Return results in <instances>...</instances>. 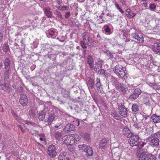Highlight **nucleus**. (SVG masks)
<instances>
[{"label": "nucleus", "mask_w": 160, "mask_h": 160, "mask_svg": "<svg viewBox=\"0 0 160 160\" xmlns=\"http://www.w3.org/2000/svg\"><path fill=\"white\" fill-rule=\"evenodd\" d=\"M102 104L103 106L106 109H108V107L107 106V105L104 101H103L102 102Z\"/></svg>", "instance_id": "obj_58"}, {"label": "nucleus", "mask_w": 160, "mask_h": 160, "mask_svg": "<svg viewBox=\"0 0 160 160\" xmlns=\"http://www.w3.org/2000/svg\"><path fill=\"white\" fill-rule=\"evenodd\" d=\"M63 135L62 132L55 131L54 133V136L56 140H60L63 136Z\"/></svg>", "instance_id": "obj_28"}, {"label": "nucleus", "mask_w": 160, "mask_h": 160, "mask_svg": "<svg viewBox=\"0 0 160 160\" xmlns=\"http://www.w3.org/2000/svg\"><path fill=\"white\" fill-rule=\"evenodd\" d=\"M2 50L5 52H7L10 50V48L8 43H5L3 45Z\"/></svg>", "instance_id": "obj_40"}, {"label": "nucleus", "mask_w": 160, "mask_h": 160, "mask_svg": "<svg viewBox=\"0 0 160 160\" xmlns=\"http://www.w3.org/2000/svg\"><path fill=\"white\" fill-rule=\"evenodd\" d=\"M151 86L153 90H155L157 92L160 94V85L157 83H152Z\"/></svg>", "instance_id": "obj_24"}, {"label": "nucleus", "mask_w": 160, "mask_h": 160, "mask_svg": "<svg viewBox=\"0 0 160 160\" xmlns=\"http://www.w3.org/2000/svg\"><path fill=\"white\" fill-rule=\"evenodd\" d=\"M75 126L71 123L67 124L63 128V131L66 132H69L71 131H74Z\"/></svg>", "instance_id": "obj_12"}, {"label": "nucleus", "mask_w": 160, "mask_h": 160, "mask_svg": "<svg viewBox=\"0 0 160 160\" xmlns=\"http://www.w3.org/2000/svg\"><path fill=\"white\" fill-rule=\"evenodd\" d=\"M23 88L21 86L19 87L17 89V92L19 93L23 92Z\"/></svg>", "instance_id": "obj_53"}, {"label": "nucleus", "mask_w": 160, "mask_h": 160, "mask_svg": "<svg viewBox=\"0 0 160 160\" xmlns=\"http://www.w3.org/2000/svg\"><path fill=\"white\" fill-rule=\"evenodd\" d=\"M120 88L121 89V91L123 94H125L126 93V88L124 87V85L122 84H120Z\"/></svg>", "instance_id": "obj_41"}, {"label": "nucleus", "mask_w": 160, "mask_h": 160, "mask_svg": "<svg viewBox=\"0 0 160 160\" xmlns=\"http://www.w3.org/2000/svg\"><path fill=\"white\" fill-rule=\"evenodd\" d=\"M156 5L154 3L150 4L149 8L151 11H153L156 8Z\"/></svg>", "instance_id": "obj_49"}, {"label": "nucleus", "mask_w": 160, "mask_h": 160, "mask_svg": "<svg viewBox=\"0 0 160 160\" xmlns=\"http://www.w3.org/2000/svg\"><path fill=\"white\" fill-rule=\"evenodd\" d=\"M18 128L21 129V131L23 132H25V130H24L23 127H22L21 125H19L18 126Z\"/></svg>", "instance_id": "obj_60"}, {"label": "nucleus", "mask_w": 160, "mask_h": 160, "mask_svg": "<svg viewBox=\"0 0 160 160\" xmlns=\"http://www.w3.org/2000/svg\"><path fill=\"white\" fill-rule=\"evenodd\" d=\"M108 141V139L105 138L102 139L99 143V146L100 148L104 149L106 147Z\"/></svg>", "instance_id": "obj_19"}, {"label": "nucleus", "mask_w": 160, "mask_h": 160, "mask_svg": "<svg viewBox=\"0 0 160 160\" xmlns=\"http://www.w3.org/2000/svg\"><path fill=\"white\" fill-rule=\"evenodd\" d=\"M88 146L85 144H82L79 145L78 148L79 151L83 153Z\"/></svg>", "instance_id": "obj_34"}, {"label": "nucleus", "mask_w": 160, "mask_h": 160, "mask_svg": "<svg viewBox=\"0 0 160 160\" xmlns=\"http://www.w3.org/2000/svg\"><path fill=\"white\" fill-rule=\"evenodd\" d=\"M87 63L89 65L90 68L93 69V68L94 63L93 58L92 57L91 55H89L87 58Z\"/></svg>", "instance_id": "obj_17"}, {"label": "nucleus", "mask_w": 160, "mask_h": 160, "mask_svg": "<svg viewBox=\"0 0 160 160\" xmlns=\"http://www.w3.org/2000/svg\"><path fill=\"white\" fill-rule=\"evenodd\" d=\"M114 73L119 78L125 79L128 77V71L126 67L118 64L115 66L113 69Z\"/></svg>", "instance_id": "obj_1"}, {"label": "nucleus", "mask_w": 160, "mask_h": 160, "mask_svg": "<svg viewBox=\"0 0 160 160\" xmlns=\"http://www.w3.org/2000/svg\"><path fill=\"white\" fill-rule=\"evenodd\" d=\"M55 115L54 113H51V114L48 117V120L47 121V122H48V124H47L46 125H48L49 126L50 125L52 122L53 121L55 118Z\"/></svg>", "instance_id": "obj_23"}, {"label": "nucleus", "mask_w": 160, "mask_h": 160, "mask_svg": "<svg viewBox=\"0 0 160 160\" xmlns=\"http://www.w3.org/2000/svg\"><path fill=\"white\" fill-rule=\"evenodd\" d=\"M72 137L77 142L80 139V137L77 134H74L71 135Z\"/></svg>", "instance_id": "obj_43"}, {"label": "nucleus", "mask_w": 160, "mask_h": 160, "mask_svg": "<svg viewBox=\"0 0 160 160\" xmlns=\"http://www.w3.org/2000/svg\"><path fill=\"white\" fill-rule=\"evenodd\" d=\"M74 124L77 126H79L80 124L79 120L78 119H77L76 120L74 121Z\"/></svg>", "instance_id": "obj_55"}, {"label": "nucleus", "mask_w": 160, "mask_h": 160, "mask_svg": "<svg viewBox=\"0 0 160 160\" xmlns=\"http://www.w3.org/2000/svg\"><path fill=\"white\" fill-rule=\"evenodd\" d=\"M58 160H71L70 159L69 156L67 155V153L64 152L61 153L59 155L58 158Z\"/></svg>", "instance_id": "obj_16"}, {"label": "nucleus", "mask_w": 160, "mask_h": 160, "mask_svg": "<svg viewBox=\"0 0 160 160\" xmlns=\"http://www.w3.org/2000/svg\"><path fill=\"white\" fill-rule=\"evenodd\" d=\"M98 74L100 75H103L104 77H108V73L104 69L100 68L98 72Z\"/></svg>", "instance_id": "obj_25"}, {"label": "nucleus", "mask_w": 160, "mask_h": 160, "mask_svg": "<svg viewBox=\"0 0 160 160\" xmlns=\"http://www.w3.org/2000/svg\"><path fill=\"white\" fill-rule=\"evenodd\" d=\"M132 110L133 112H135L139 110L138 105L137 104H133L132 107Z\"/></svg>", "instance_id": "obj_36"}, {"label": "nucleus", "mask_w": 160, "mask_h": 160, "mask_svg": "<svg viewBox=\"0 0 160 160\" xmlns=\"http://www.w3.org/2000/svg\"><path fill=\"white\" fill-rule=\"evenodd\" d=\"M11 113L13 116V118L16 120H18L19 119V116L14 111L12 110L11 111Z\"/></svg>", "instance_id": "obj_47"}, {"label": "nucleus", "mask_w": 160, "mask_h": 160, "mask_svg": "<svg viewBox=\"0 0 160 160\" xmlns=\"http://www.w3.org/2000/svg\"><path fill=\"white\" fill-rule=\"evenodd\" d=\"M43 10L45 16L47 18H53V12L51 11V9L49 7H48L44 8L43 9Z\"/></svg>", "instance_id": "obj_11"}, {"label": "nucleus", "mask_w": 160, "mask_h": 160, "mask_svg": "<svg viewBox=\"0 0 160 160\" xmlns=\"http://www.w3.org/2000/svg\"><path fill=\"white\" fill-rule=\"evenodd\" d=\"M141 91L139 88H137L133 91L130 95L129 99L132 101H134L138 98L141 94Z\"/></svg>", "instance_id": "obj_5"}, {"label": "nucleus", "mask_w": 160, "mask_h": 160, "mask_svg": "<svg viewBox=\"0 0 160 160\" xmlns=\"http://www.w3.org/2000/svg\"><path fill=\"white\" fill-rule=\"evenodd\" d=\"M122 132L123 134L128 138L131 137L133 135L132 133L128 127H125L123 129Z\"/></svg>", "instance_id": "obj_13"}, {"label": "nucleus", "mask_w": 160, "mask_h": 160, "mask_svg": "<svg viewBox=\"0 0 160 160\" xmlns=\"http://www.w3.org/2000/svg\"><path fill=\"white\" fill-rule=\"evenodd\" d=\"M107 16H109L112 17L114 15L111 13H108L107 14Z\"/></svg>", "instance_id": "obj_64"}, {"label": "nucleus", "mask_w": 160, "mask_h": 160, "mask_svg": "<svg viewBox=\"0 0 160 160\" xmlns=\"http://www.w3.org/2000/svg\"><path fill=\"white\" fill-rule=\"evenodd\" d=\"M19 102L23 106H26L28 103L27 96L25 94H21Z\"/></svg>", "instance_id": "obj_10"}, {"label": "nucleus", "mask_w": 160, "mask_h": 160, "mask_svg": "<svg viewBox=\"0 0 160 160\" xmlns=\"http://www.w3.org/2000/svg\"><path fill=\"white\" fill-rule=\"evenodd\" d=\"M147 152H141L139 157V160H148L147 157Z\"/></svg>", "instance_id": "obj_30"}, {"label": "nucleus", "mask_w": 160, "mask_h": 160, "mask_svg": "<svg viewBox=\"0 0 160 160\" xmlns=\"http://www.w3.org/2000/svg\"><path fill=\"white\" fill-rule=\"evenodd\" d=\"M80 135L85 140L87 141H89L91 139L90 136L88 133H81Z\"/></svg>", "instance_id": "obj_29"}, {"label": "nucleus", "mask_w": 160, "mask_h": 160, "mask_svg": "<svg viewBox=\"0 0 160 160\" xmlns=\"http://www.w3.org/2000/svg\"><path fill=\"white\" fill-rule=\"evenodd\" d=\"M67 91V90H66V89L63 88H62L61 90L62 94L65 92L66 91Z\"/></svg>", "instance_id": "obj_61"}, {"label": "nucleus", "mask_w": 160, "mask_h": 160, "mask_svg": "<svg viewBox=\"0 0 160 160\" xmlns=\"http://www.w3.org/2000/svg\"><path fill=\"white\" fill-rule=\"evenodd\" d=\"M153 121L155 123L160 122V116L153 114L151 116Z\"/></svg>", "instance_id": "obj_27"}, {"label": "nucleus", "mask_w": 160, "mask_h": 160, "mask_svg": "<svg viewBox=\"0 0 160 160\" xmlns=\"http://www.w3.org/2000/svg\"><path fill=\"white\" fill-rule=\"evenodd\" d=\"M63 97L65 98H68L70 97L69 92L67 91L66 92L62 94Z\"/></svg>", "instance_id": "obj_48"}, {"label": "nucleus", "mask_w": 160, "mask_h": 160, "mask_svg": "<svg viewBox=\"0 0 160 160\" xmlns=\"http://www.w3.org/2000/svg\"><path fill=\"white\" fill-rule=\"evenodd\" d=\"M57 2L58 4L60 5L62 3V0H57Z\"/></svg>", "instance_id": "obj_63"}, {"label": "nucleus", "mask_w": 160, "mask_h": 160, "mask_svg": "<svg viewBox=\"0 0 160 160\" xmlns=\"http://www.w3.org/2000/svg\"><path fill=\"white\" fill-rule=\"evenodd\" d=\"M104 30L105 32V34L107 35H110L112 33L111 28L107 25H105L103 26Z\"/></svg>", "instance_id": "obj_31"}, {"label": "nucleus", "mask_w": 160, "mask_h": 160, "mask_svg": "<svg viewBox=\"0 0 160 160\" xmlns=\"http://www.w3.org/2000/svg\"><path fill=\"white\" fill-rule=\"evenodd\" d=\"M86 81L88 87L90 88L91 89H92L94 88V84L95 82L94 80L91 78H88Z\"/></svg>", "instance_id": "obj_18"}, {"label": "nucleus", "mask_w": 160, "mask_h": 160, "mask_svg": "<svg viewBox=\"0 0 160 160\" xmlns=\"http://www.w3.org/2000/svg\"><path fill=\"white\" fill-rule=\"evenodd\" d=\"M71 139V141H70L69 143V145H68V148L69 147H71V145L73 144H76L77 143V142L76 141V140L74 139L72 137Z\"/></svg>", "instance_id": "obj_42"}, {"label": "nucleus", "mask_w": 160, "mask_h": 160, "mask_svg": "<svg viewBox=\"0 0 160 160\" xmlns=\"http://www.w3.org/2000/svg\"><path fill=\"white\" fill-rule=\"evenodd\" d=\"M115 6L116 7L118 10L120 9V7L119 6V4L117 3H115Z\"/></svg>", "instance_id": "obj_62"}, {"label": "nucleus", "mask_w": 160, "mask_h": 160, "mask_svg": "<svg viewBox=\"0 0 160 160\" xmlns=\"http://www.w3.org/2000/svg\"><path fill=\"white\" fill-rule=\"evenodd\" d=\"M56 13L58 17L61 20H62V15L61 14V12L58 11H56Z\"/></svg>", "instance_id": "obj_50"}, {"label": "nucleus", "mask_w": 160, "mask_h": 160, "mask_svg": "<svg viewBox=\"0 0 160 160\" xmlns=\"http://www.w3.org/2000/svg\"><path fill=\"white\" fill-rule=\"evenodd\" d=\"M152 50L157 54H160V40H157L152 46Z\"/></svg>", "instance_id": "obj_7"}, {"label": "nucleus", "mask_w": 160, "mask_h": 160, "mask_svg": "<svg viewBox=\"0 0 160 160\" xmlns=\"http://www.w3.org/2000/svg\"><path fill=\"white\" fill-rule=\"evenodd\" d=\"M97 82L95 84L98 92H99L101 94H105V92L103 90V85L100 82L99 79L97 78L96 80Z\"/></svg>", "instance_id": "obj_9"}, {"label": "nucleus", "mask_w": 160, "mask_h": 160, "mask_svg": "<svg viewBox=\"0 0 160 160\" xmlns=\"http://www.w3.org/2000/svg\"><path fill=\"white\" fill-rule=\"evenodd\" d=\"M118 110L122 109L123 108H125V106L124 103H118Z\"/></svg>", "instance_id": "obj_46"}, {"label": "nucleus", "mask_w": 160, "mask_h": 160, "mask_svg": "<svg viewBox=\"0 0 160 160\" xmlns=\"http://www.w3.org/2000/svg\"><path fill=\"white\" fill-rule=\"evenodd\" d=\"M81 46L82 48L83 49H87V47L86 46V44L82 41H81L80 42Z\"/></svg>", "instance_id": "obj_52"}, {"label": "nucleus", "mask_w": 160, "mask_h": 160, "mask_svg": "<svg viewBox=\"0 0 160 160\" xmlns=\"http://www.w3.org/2000/svg\"><path fill=\"white\" fill-rule=\"evenodd\" d=\"M44 108L39 113L38 119L42 121L45 117V116H49V112L48 107H44Z\"/></svg>", "instance_id": "obj_6"}, {"label": "nucleus", "mask_w": 160, "mask_h": 160, "mask_svg": "<svg viewBox=\"0 0 160 160\" xmlns=\"http://www.w3.org/2000/svg\"><path fill=\"white\" fill-rule=\"evenodd\" d=\"M125 13L126 16L129 18L134 17L136 15V14L133 13L130 8H128L127 9Z\"/></svg>", "instance_id": "obj_22"}, {"label": "nucleus", "mask_w": 160, "mask_h": 160, "mask_svg": "<svg viewBox=\"0 0 160 160\" xmlns=\"http://www.w3.org/2000/svg\"><path fill=\"white\" fill-rule=\"evenodd\" d=\"M56 147L53 144L50 145L47 149V154L51 158H55L57 155L56 151Z\"/></svg>", "instance_id": "obj_4"}, {"label": "nucleus", "mask_w": 160, "mask_h": 160, "mask_svg": "<svg viewBox=\"0 0 160 160\" xmlns=\"http://www.w3.org/2000/svg\"><path fill=\"white\" fill-rule=\"evenodd\" d=\"M11 62L8 58H6L4 61V67H10Z\"/></svg>", "instance_id": "obj_35"}, {"label": "nucleus", "mask_w": 160, "mask_h": 160, "mask_svg": "<svg viewBox=\"0 0 160 160\" xmlns=\"http://www.w3.org/2000/svg\"><path fill=\"white\" fill-rule=\"evenodd\" d=\"M129 138L130 139L128 141V142L132 147L138 145L141 141V139L138 135H134L133 133V135Z\"/></svg>", "instance_id": "obj_2"}, {"label": "nucleus", "mask_w": 160, "mask_h": 160, "mask_svg": "<svg viewBox=\"0 0 160 160\" xmlns=\"http://www.w3.org/2000/svg\"><path fill=\"white\" fill-rule=\"evenodd\" d=\"M89 36L87 33L84 32L82 34V37L83 40L85 38H89Z\"/></svg>", "instance_id": "obj_51"}, {"label": "nucleus", "mask_w": 160, "mask_h": 160, "mask_svg": "<svg viewBox=\"0 0 160 160\" xmlns=\"http://www.w3.org/2000/svg\"><path fill=\"white\" fill-rule=\"evenodd\" d=\"M142 102L143 104L145 105L146 106L149 107L151 106L149 97L148 96H145L143 97Z\"/></svg>", "instance_id": "obj_20"}, {"label": "nucleus", "mask_w": 160, "mask_h": 160, "mask_svg": "<svg viewBox=\"0 0 160 160\" xmlns=\"http://www.w3.org/2000/svg\"><path fill=\"white\" fill-rule=\"evenodd\" d=\"M56 8L59 10L60 11H63L64 10H67L68 11L69 7L68 6H60L58 7H56Z\"/></svg>", "instance_id": "obj_39"}, {"label": "nucleus", "mask_w": 160, "mask_h": 160, "mask_svg": "<svg viewBox=\"0 0 160 160\" xmlns=\"http://www.w3.org/2000/svg\"><path fill=\"white\" fill-rule=\"evenodd\" d=\"M112 115L117 120H119L121 119V117L118 114L117 112L115 110L112 111L111 112Z\"/></svg>", "instance_id": "obj_32"}, {"label": "nucleus", "mask_w": 160, "mask_h": 160, "mask_svg": "<svg viewBox=\"0 0 160 160\" xmlns=\"http://www.w3.org/2000/svg\"><path fill=\"white\" fill-rule=\"evenodd\" d=\"M70 15V12H66L65 15V18L66 19L68 18Z\"/></svg>", "instance_id": "obj_56"}, {"label": "nucleus", "mask_w": 160, "mask_h": 160, "mask_svg": "<svg viewBox=\"0 0 160 160\" xmlns=\"http://www.w3.org/2000/svg\"><path fill=\"white\" fill-rule=\"evenodd\" d=\"M5 71L4 74L6 79L9 78V76L10 74V67H4Z\"/></svg>", "instance_id": "obj_26"}, {"label": "nucleus", "mask_w": 160, "mask_h": 160, "mask_svg": "<svg viewBox=\"0 0 160 160\" xmlns=\"http://www.w3.org/2000/svg\"><path fill=\"white\" fill-rule=\"evenodd\" d=\"M120 2L123 6L126 5L125 0H120Z\"/></svg>", "instance_id": "obj_59"}, {"label": "nucleus", "mask_w": 160, "mask_h": 160, "mask_svg": "<svg viewBox=\"0 0 160 160\" xmlns=\"http://www.w3.org/2000/svg\"><path fill=\"white\" fill-rule=\"evenodd\" d=\"M87 42V43H86L85 44L87 45H88L89 48H92L94 46V40L90 37Z\"/></svg>", "instance_id": "obj_33"}, {"label": "nucleus", "mask_w": 160, "mask_h": 160, "mask_svg": "<svg viewBox=\"0 0 160 160\" xmlns=\"http://www.w3.org/2000/svg\"><path fill=\"white\" fill-rule=\"evenodd\" d=\"M146 143H147L146 142H143L141 141L140 142L139 144H138V146H140L141 147H143Z\"/></svg>", "instance_id": "obj_57"}, {"label": "nucleus", "mask_w": 160, "mask_h": 160, "mask_svg": "<svg viewBox=\"0 0 160 160\" xmlns=\"http://www.w3.org/2000/svg\"><path fill=\"white\" fill-rule=\"evenodd\" d=\"M72 136H69V137H68V136H65L63 138V139L64 140V142H65L66 143H67L69 145V143L71 141V139Z\"/></svg>", "instance_id": "obj_37"}, {"label": "nucleus", "mask_w": 160, "mask_h": 160, "mask_svg": "<svg viewBox=\"0 0 160 160\" xmlns=\"http://www.w3.org/2000/svg\"><path fill=\"white\" fill-rule=\"evenodd\" d=\"M147 158L148 160H157V158L155 156L147 152Z\"/></svg>", "instance_id": "obj_38"}, {"label": "nucleus", "mask_w": 160, "mask_h": 160, "mask_svg": "<svg viewBox=\"0 0 160 160\" xmlns=\"http://www.w3.org/2000/svg\"><path fill=\"white\" fill-rule=\"evenodd\" d=\"M83 153H85V155L87 157L92 156L93 151L92 148L88 145Z\"/></svg>", "instance_id": "obj_14"}, {"label": "nucleus", "mask_w": 160, "mask_h": 160, "mask_svg": "<svg viewBox=\"0 0 160 160\" xmlns=\"http://www.w3.org/2000/svg\"><path fill=\"white\" fill-rule=\"evenodd\" d=\"M118 112L120 115L124 118L127 117L128 111L126 108H123L122 109L118 110Z\"/></svg>", "instance_id": "obj_21"}, {"label": "nucleus", "mask_w": 160, "mask_h": 160, "mask_svg": "<svg viewBox=\"0 0 160 160\" xmlns=\"http://www.w3.org/2000/svg\"><path fill=\"white\" fill-rule=\"evenodd\" d=\"M100 68L99 66H98L97 65L95 66V67L93 66V69L96 72H98V71L99 69H100Z\"/></svg>", "instance_id": "obj_54"}, {"label": "nucleus", "mask_w": 160, "mask_h": 160, "mask_svg": "<svg viewBox=\"0 0 160 160\" xmlns=\"http://www.w3.org/2000/svg\"><path fill=\"white\" fill-rule=\"evenodd\" d=\"M103 62V61L102 60L98 61L96 62V65L99 66L100 68H102Z\"/></svg>", "instance_id": "obj_44"}, {"label": "nucleus", "mask_w": 160, "mask_h": 160, "mask_svg": "<svg viewBox=\"0 0 160 160\" xmlns=\"http://www.w3.org/2000/svg\"><path fill=\"white\" fill-rule=\"evenodd\" d=\"M146 142L152 147H157L159 144V139L152 135L149 136L147 139Z\"/></svg>", "instance_id": "obj_3"}, {"label": "nucleus", "mask_w": 160, "mask_h": 160, "mask_svg": "<svg viewBox=\"0 0 160 160\" xmlns=\"http://www.w3.org/2000/svg\"><path fill=\"white\" fill-rule=\"evenodd\" d=\"M132 35L134 39L137 40L139 42L143 43L144 42L143 38L142 35L135 33L132 34Z\"/></svg>", "instance_id": "obj_15"}, {"label": "nucleus", "mask_w": 160, "mask_h": 160, "mask_svg": "<svg viewBox=\"0 0 160 160\" xmlns=\"http://www.w3.org/2000/svg\"><path fill=\"white\" fill-rule=\"evenodd\" d=\"M105 53L106 55L109 57V58L111 59H113L114 58L113 56L112 53L109 51H107Z\"/></svg>", "instance_id": "obj_45"}, {"label": "nucleus", "mask_w": 160, "mask_h": 160, "mask_svg": "<svg viewBox=\"0 0 160 160\" xmlns=\"http://www.w3.org/2000/svg\"><path fill=\"white\" fill-rule=\"evenodd\" d=\"M0 86L5 91L8 92L10 88L11 85L5 79L0 81Z\"/></svg>", "instance_id": "obj_8"}]
</instances>
